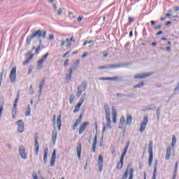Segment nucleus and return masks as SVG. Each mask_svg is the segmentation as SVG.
Wrapping results in <instances>:
<instances>
[{
	"label": "nucleus",
	"instance_id": "36",
	"mask_svg": "<svg viewBox=\"0 0 179 179\" xmlns=\"http://www.w3.org/2000/svg\"><path fill=\"white\" fill-rule=\"evenodd\" d=\"M82 105H80V103H78L75 108V109L73 110V113H78L79 110H80V107Z\"/></svg>",
	"mask_w": 179,
	"mask_h": 179
},
{
	"label": "nucleus",
	"instance_id": "47",
	"mask_svg": "<svg viewBox=\"0 0 179 179\" xmlns=\"http://www.w3.org/2000/svg\"><path fill=\"white\" fill-rule=\"evenodd\" d=\"M93 43V41H86L83 43V45H87V44H92Z\"/></svg>",
	"mask_w": 179,
	"mask_h": 179
},
{
	"label": "nucleus",
	"instance_id": "57",
	"mask_svg": "<svg viewBox=\"0 0 179 179\" xmlns=\"http://www.w3.org/2000/svg\"><path fill=\"white\" fill-rule=\"evenodd\" d=\"M29 92H31V94H33V93H34V91H33V85H30Z\"/></svg>",
	"mask_w": 179,
	"mask_h": 179
},
{
	"label": "nucleus",
	"instance_id": "60",
	"mask_svg": "<svg viewBox=\"0 0 179 179\" xmlns=\"http://www.w3.org/2000/svg\"><path fill=\"white\" fill-rule=\"evenodd\" d=\"M81 20H83V17H79L77 19V22H78V23H80V21H81Z\"/></svg>",
	"mask_w": 179,
	"mask_h": 179
},
{
	"label": "nucleus",
	"instance_id": "48",
	"mask_svg": "<svg viewBox=\"0 0 179 179\" xmlns=\"http://www.w3.org/2000/svg\"><path fill=\"white\" fill-rule=\"evenodd\" d=\"M48 40H50V41H52V40H54V34H50L49 37H48Z\"/></svg>",
	"mask_w": 179,
	"mask_h": 179
},
{
	"label": "nucleus",
	"instance_id": "21",
	"mask_svg": "<svg viewBox=\"0 0 179 179\" xmlns=\"http://www.w3.org/2000/svg\"><path fill=\"white\" fill-rule=\"evenodd\" d=\"M128 148H129V143H128L127 145L124 147V151L120 157H122V159H124V157H125V155H127V152H128Z\"/></svg>",
	"mask_w": 179,
	"mask_h": 179
},
{
	"label": "nucleus",
	"instance_id": "38",
	"mask_svg": "<svg viewBox=\"0 0 179 179\" xmlns=\"http://www.w3.org/2000/svg\"><path fill=\"white\" fill-rule=\"evenodd\" d=\"M157 164H158L157 159H156V160L155 161L154 172H153V173H155V174H156V173H157Z\"/></svg>",
	"mask_w": 179,
	"mask_h": 179
},
{
	"label": "nucleus",
	"instance_id": "14",
	"mask_svg": "<svg viewBox=\"0 0 179 179\" xmlns=\"http://www.w3.org/2000/svg\"><path fill=\"white\" fill-rule=\"evenodd\" d=\"M124 125H125V117L121 116L119 122V128L122 129V127H124Z\"/></svg>",
	"mask_w": 179,
	"mask_h": 179
},
{
	"label": "nucleus",
	"instance_id": "23",
	"mask_svg": "<svg viewBox=\"0 0 179 179\" xmlns=\"http://www.w3.org/2000/svg\"><path fill=\"white\" fill-rule=\"evenodd\" d=\"M57 127L59 128V131H61V125H62L61 114L57 117Z\"/></svg>",
	"mask_w": 179,
	"mask_h": 179
},
{
	"label": "nucleus",
	"instance_id": "7",
	"mask_svg": "<svg viewBox=\"0 0 179 179\" xmlns=\"http://www.w3.org/2000/svg\"><path fill=\"white\" fill-rule=\"evenodd\" d=\"M17 129H18V132H20V134H22L23 132V131H24V123L23 122V120H20L17 122Z\"/></svg>",
	"mask_w": 179,
	"mask_h": 179
},
{
	"label": "nucleus",
	"instance_id": "25",
	"mask_svg": "<svg viewBox=\"0 0 179 179\" xmlns=\"http://www.w3.org/2000/svg\"><path fill=\"white\" fill-rule=\"evenodd\" d=\"M82 152V145L79 144L77 146V156L78 159H80V153Z\"/></svg>",
	"mask_w": 179,
	"mask_h": 179
},
{
	"label": "nucleus",
	"instance_id": "34",
	"mask_svg": "<svg viewBox=\"0 0 179 179\" xmlns=\"http://www.w3.org/2000/svg\"><path fill=\"white\" fill-rule=\"evenodd\" d=\"M107 127L109 129H111V120H110V117H106Z\"/></svg>",
	"mask_w": 179,
	"mask_h": 179
},
{
	"label": "nucleus",
	"instance_id": "27",
	"mask_svg": "<svg viewBox=\"0 0 179 179\" xmlns=\"http://www.w3.org/2000/svg\"><path fill=\"white\" fill-rule=\"evenodd\" d=\"M171 156V148H168L167 150H166V160H169V159H170Z\"/></svg>",
	"mask_w": 179,
	"mask_h": 179
},
{
	"label": "nucleus",
	"instance_id": "45",
	"mask_svg": "<svg viewBox=\"0 0 179 179\" xmlns=\"http://www.w3.org/2000/svg\"><path fill=\"white\" fill-rule=\"evenodd\" d=\"M32 71H33V66H30L28 69V75L31 74Z\"/></svg>",
	"mask_w": 179,
	"mask_h": 179
},
{
	"label": "nucleus",
	"instance_id": "22",
	"mask_svg": "<svg viewBox=\"0 0 179 179\" xmlns=\"http://www.w3.org/2000/svg\"><path fill=\"white\" fill-rule=\"evenodd\" d=\"M105 112L106 115V117H110V108L108 107V104L104 105Z\"/></svg>",
	"mask_w": 179,
	"mask_h": 179
},
{
	"label": "nucleus",
	"instance_id": "32",
	"mask_svg": "<svg viewBox=\"0 0 179 179\" xmlns=\"http://www.w3.org/2000/svg\"><path fill=\"white\" fill-rule=\"evenodd\" d=\"M176 143H177V138L176 136H172V143H171V147L174 148Z\"/></svg>",
	"mask_w": 179,
	"mask_h": 179
},
{
	"label": "nucleus",
	"instance_id": "40",
	"mask_svg": "<svg viewBox=\"0 0 179 179\" xmlns=\"http://www.w3.org/2000/svg\"><path fill=\"white\" fill-rule=\"evenodd\" d=\"M133 178H134V169H130L129 179H133Z\"/></svg>",
	"mask_w": 179,
	"mask_h": 179
},
{
	"label": "nucleus",
	"instance_id": "46",
	"mask_svg": "<svg viewBox=\"0 0 179 179\" xmlns=\"http://www.w3.org/2000/svg\"><path fill=\"white\" fill-rule=\"evenodd\" d=\"M62 10H64L63 8H59L57 10V15L58 16H61V15H62Z\"/></svg>",
	"mask_w": 179,
	"mask_h": 179
},
{
	"label": "nucleus",
	"instance_id": "63",
	"mask_svg": "<svg viewBox=\"0 0 179 179\" xmlns=\"http://www.w3.org/2000/svg\"><path fill=\"white\" fill-rule=\"evenodd\" d=\"M173 9H174L176 12H178V10H179V7H178V6H174V7H173Z\"/></svg>",
	"mask_w": 179,
	"mask_h": 179
},
{
	"label": "nucleus",
	"instance_id": "6",
	"mask_svg": "<svg viewBox=\"0 0 179 179\" xmlns=\"http://www.w3.org/2000/svg\"><path fill=\"white\" fill-rule=\"evenodd\" d=\"M10 79L11 83H14L15 80H16V66L12 68L10 73Z\"/></svg>",
	"mask_w": 179,
	"mask_h": 179
},
{
	"label": "nucleus",
	"instance_id": "15",
	"mask_svg": "<svg viewBox=\"0 0 179 179\" xmlns=\"http://www.w3.org/2000/svg\"><path fill=\"white\" fill-rule=\"evenodd\" d=\"M152 162H153V152H149V158H148L149 167H152Z\"/></svg>",
	"mask_w": 179,
	"mask_h": 179
},
{
	"label": "nucleus",
	"instance_id": "1",
	"mask_svg": "<svg viewBox=\"0 0 179 179\" xmlns=\"http://www.w3.org/2000/svg\"><path fill=\"white\" fill-rule=\"evenodd\" d=\"M149 123V116L148 115H145L143 116V120L140 124V132H143L146 129V125Z\"/></svg>",
	"mask_w": 179,
	"mask_h": 179
},
{
	"label": "nucleus",
	"instance_id": "42",
	"mask_svg": "<svg viewBox=\"0 0 179 179\" xmlns=\"http://www.w3.org/2000/svg\"><path fill=\"white\" fill-rule=\"evenodd\" d=\"M17 104H14L13 105V110H12V114H16V110H17Z\"/></svg>",
	"mask_w": 179,
	"mask_h": 179
},
{
	"label": "nucleus",
	"instance_id": "9",
	"mask_svg": "<svg viewBox=\"0 0 179 179\" xmlns=\"http://www.w3.org/2000/svg\"><path fill=\"white\" fill-rule=\"evenodd\" d=\"M148 76H150V73H144L141 74H137L134 76L135 79H143L145 78H148Z\"/></svg>",
	"mask_w": 179,
	"mask_h": 179
},
{
	"label": "nucleus",
	"instance_id": "3",
	"mask_svg": "<svg viewBox=\"0 0 179 179\" xmlns=\"http://www.w3.org/2000/svg\"><path fill=\"white\" fill-rule=\"evenodd\" d=\"M48 57V53L44 55L41 59L37 62V69L40 71V69H43V64H44V61H47V58Z\"/></svg>",
	"mask_w": 179,
	"mask_h": 179
},
{
	"label": "nucleus",
	"instance_id": "53",
	"mask_svg": "<svg viewBox=\"0 0 179 179\" xmlns=\"http://www.w3.org/2000/svg\"><path fill=\"white\" fill-rule=\"evenodd\" d=\"M69 62V59H66V60L64 61V66H68Z\"/></svg>",
	"mask_w": 179,
	"mask_h": 179
},
{
	"label": "nucleus",
	"instance_id": "56",
	"mask_svg": "<svg viewBox=\"0 0 179 179\" xmlns=\"http://www.w3.org/2000/svg\"><path fill=\"white\" fill-rule=\"evenodd\" d=\"M108 67L107 66H101L99 67V69H107Z\"/></svg>",
	"mask_w": 179,
	"mask_h": 179
},
{
	"label": "nucleus",
	"instance_id": "8",
	"mask_svg": "<svg viewBox=\"0 0 179 179\" xmlns=\"http://www.w3.org/2000/svg\"><path fill=\"white\" fill-rule=\"evenodd\" d=\"M99 171H103V156L100 155L98 158V163H97Z\"/></svg>",
	"mask_w": 179,
	"mask_h": 179
},
{
	"label": "nucleus",
	"instance_id": "2",
	"mask_svg": "<svg viewBox=\"0 0 179 179\" xmlns=\"http://www.w3.org/2000/svg\"><path fill=\"white\" fill-rule=\"evenodd\" d=\"M32 36H34V37H38V38L42 37V38H45V37L47 36V31H41V30L40 29L37 30L32 34Z\"/></svg>",
	"mask_w": 179,
	"mask_h": 179
},
{
	"label": "nucleus",
	"instance_id": "28",
	"mask_svg": "<svg viewBox=\"0 0 179 179\" xmlns=\"http://www.w3.org/2000/svg\"><path fill=\"white\" fill-rule=\"evenodd\" d=\"M149 153H153V141H150L148 145Z\"/></svg>",
	"mask_w": 179,
	"mask_h": 179
},
{
	"label": "nucleus",
	"instance_id": "41",
	"mask_svg": "<svg viewBox=\"0 0 179 179\" xmlns=\"http://www.w3.org/2000/svg\"><path fill=\"white\" fill-rule=\"evenodd\" d=\"M128 178V169H127L125 173H124L122 179H127Z\"/></svg>",
	"mask_w": 179,
	"mask_h": 179
},
{
	"label": "nucleus",
	"instance_id": "55",
	"mask_svg": "<svg viewBox=\"0 0 179 179\" xmlns=\"http://www.w3.org/2000/svg\"><path fill=\"white\" fill-rule=\"evenodd\" d=\"M73 100H74V99H73V96H70V98H69V103H70V104H72V103H73Z\"/></svg>",
	"mask_w": 179,
	"mask_h": 179
},
{
	"label": "nucleus",
	"instance_id": "17",
	"mask_svg": "<svg viewBox=\"0 0 179 179\" xmlns=\"http://www.w3.org/2000/svg\"><path fill=\"white\" fill-rule=\"evenodd\" d=\"M123 166H124V158L122 159V157H120V162L117 163V169L118 170H121Z\"/></svg>",
	"mask_w": 179,
	"mask_h": 179
},
{
	"label": "nucleus",
	"instance_id": "5",
	"mask_svg": "<svg viewBox=\"0 0 179 179\" xmlns=\"http://www.w3.org/2000/svg\"><path fill=\"white\" fill-rule=\"evenodd\" d=\"M19 153L20 157H22L24 160H26V159H27V152H26V148H24L23 145L20 146Z\"/></svg>",
	"mask_w": 179,
	"mask_h": 179
},
{
	"label": "nucleus",
	"instance_id": "24",
	"mask_svg": "<svg viewBox=\"0 0 179 179\" xmlns=\"http://www.w3.org/2000/svg\"><path fill=\"white\" fill-rule=\"evenodd\" d=\"M52 142L53 145H55V142H57V130L54 129L52 131Z\"/></svg>",
	"mask_w": 179,
	"mask_h": 179
},
{
	"label": "nucleus",
	"instance_id": "11",
	"mask_svg": "<svg viewBox=\"0 0 179 179\" xmlns=\"http://www.w3.org/2000/svg\"><path fill=\"white\" fill-rule=\"evenodd\" d=\"M87 125H89V122L83 123V124L80 127V129H79V134L80 135L83 134V132H85Z\"/></svg>",
	"mask_w": 179,
	"mask_h": 179
},
{
	"label": "nucleus",
	"instance_id": "49",
	"mask_svg": "<svg viewBox=\"0 0 179 179\" xmlns=\"http://www.w3.org/2000/svg\"><path fill=\"white\" fill-rule=\"evenodd\" d=\"M120 79V77H113V78H109V80H115L117 81Z\"/></svg>",
	"mask_w": 179,
	"mask_h": 179
},
{
	"label": "nucleus",
	"instance_id": "54",
	"mask_svg": "<svg viewBox=\"0 0 179 179\" xmlns=\"http://www.w3.org/2000/svg\"><path fill=\"white\" fill-rule=\"evenodd\" d=\"M17 101H19V93L17 94V97L15 100L14 104H17Z\"/></svg>",
	"mask_w": 179,
	"mask_h": 179
},
{
	"label": "nucleus",
	"instance_id": "12",
	"mask_svg": "<svg viewBox=\"0 0 179 179\" xmlns=\"http://www.w3.org/2000/svg\"><path fill=\"white\" fill-rule=\"evenodd\" d=\"M73 72V70L72 69H69V73L66 75V82H71V79H72V73Z\"/></svg>",
	"mask_w": 179,
	"mask_h": 179
},
{
	"label": "nucleus",
	"instance_id": "61",
	"mask_svg": "<svg viewBox=\"0 0 179 179\" xmlns=\"http://www.w3.org/2000/svg\"><path fill=\"white\" fill-rule=\"evenodd\" d=\"M86 57H87V52H84V54L82 55V58H85Z\"/></svg>",
	"mask_w": 179,
	"mask_h": 179
},
{
	"label": "nucleus",
	"instance_id": "44",
	"mask_svg": "<svg viewBox=\"0 0 179 179\" xmlns=\"http://www.w3.org/2000/svg\"><path fill=\"white\" fill-rule=\"evenodd\" d=\"M2 113H3V106H0V120L2 118Z\"/></svg>",
	"mask_w": 179,
	"mask_h": 179
},
{
	"label": "nucleus",
	"instance_id": "29",
	"mask_svg": "<svg viewBox=\"0 0 179 179\" xmlns=\"http://www.w3.org/2000/svg\"><path fill=\"white\" fill-rule=\"evenodd\" d=\"M113 122H114V124H115V122H117V112L113 109Z\"/></svg>",
	"mask_w": 179,
	"mask_h": 179
},
{
	"label": "nucleus",
	"instance_id": "18",
	"mask_svg": "<svg viewBox=\"0 0 179 179\" xmlns=\"http://www.w3.org/2000/svg\"><path fill=\"white\" fill-rule=\"evenodd\" d=\"M80 62V59L76 60V62L73 63L72 67L70 69H72V71H75L79 66V64Z\"/></svg>",
	"mask_w": 179,
	"mask_h": 179
},
{
	"label": "nucleus",
	"instance_id": "62",
	"mask_svg": "<svg viewBox=\"0 0 179 179\" xmlns=\"http://www.w3.org/2000/svg\"><path fill=\"white\" fill-rule=\"evenodd\" d=\"M6 147L9 149V150H10V149H12V146L9 143L6 144Z\"/></svg>",
	"mask_w": 179,
	"mask_h": 179
},
{
	"label": "nucleus",
	"instance_id": "19",
	"mask_svg": "<svg viewBox=\"0 0 179 179\" xmlns=\"http://www.w3.org/2000/svg\"><path fill=\"white\" fill-rule=\"evenodd\" d=\"M71 41L75 42V40H73V36H71L70 39L69 38L66 39V42L68 43L66 45L67 48H70L71 45H72Z\"/></svg>",
	"mask_w": 179,
	"mask_h": 179
},
{
	"label": "nucleus",
	"instance_id": "64",
	"mask_svg": "<svg viewBox=\"0 0 179 179\" xmlns=\"http://www.w3.org/2000/svg\"><path fill=\"white\" fill-rule=\"evenodd\" d=\"M135 20V19L134 17H129V22H134Z\"/></svg>",
	"mask_w": 179,
	"mask_h": 179
},
{
	"label": "nucleus",
	"instance_id": "26",
	"mask_svg": "<svg viewBox=\"0 0 179 179\" xmlns=\"http://www.w3.org/2000/svg\"><path fill=\"white\" fill-rule=\"evenodd\" d=\"M48 155V148L45 149V152L43 155V163L46 164L47 163V157Z\"/></svg>",
	"mask_w": 179,
	"mask_h": 179
},
{
	"label": "nucleus",
	"instance_id": "58",
	"mask_svg": "<svg viewBox=\"0 0 179 179\" xmlns=\"http://www.w3.org/2000/svg\"><path fill=\"white\" fill-rule=\"evenodd\" d=\"M93 143H97V136H94Z\"/></svg>",
	"mask_w": 179,
	"mask_h": 179
},
{
	"label": "nucleus",
	"instance_id": "37",
	"mask_svg": "<svg viewBox=\"0 0 179 179\" xmlns=\"http://www.w3.org/2000/svg\"><path fill=\"white\" fill-rule=\"evenodd\" d=\"M41 48H44V45H43V44H39L38 46L36 49L35 53L38 54V51H40V50H41Z\"/></svg>",
	"mask_w": 179,
	"mask_h": 179
},
{
	"label": "nucleus",
	"instance_id": "50",
	"mask_svg": "<svg viewBox=\"0 0 179 179\" xmlns=\"http://www.w3.org/2000/svg\"><path fill=\"white\" fill-rule=\"evenodd\" d=\"M59 43H60V47H64V45H65V41L64 40H60Z\"/></svg>",
	"mask_w": 179,
	"mask_h": 179
},
{
	"label": "nucleus",
	"instance_id": "51",
	"mask_svg": "<svg viewBox=\"0 0 179 179\" xmlns=\"http://www.w3.org/2000/svg\"><path fill=\"white\" fill-rule=\"evenodd\" d=\"M143 86V83H139L137 85L134 86V88L142 87Z\"/></svg>",
	"mask_w": 179,
	"mask_h": 179
},
{
	"label": "nucleus",
	"instance_id": "10",
	"mask_svg": "<svg viewBox=\"0 0 179 179\" xmlns=\"http://www.w3.org/2000/svg\"><path fill=\"white\" fill-rule=\"evenodd\" d=\"M56 152H55V150H53V152L51 156V159H50V166L51 167H54L55 164V159H56Z\"/></svg>",
	"mask_w": 179,
	"mask_h": 179
},
{
	"label": "nucleus",
	"instance_id": "59",
	"mask_svg": "<svg viewBox=\"0 0 179 179\" xmlns=\"http://www.w3.org/2000/svg\"><path fill=\"white\" fill-rule=\"evenodd\" d=\"M78 125H79L78 123L75 122L73 126V129H76V127H78Z\"/></svg>",
	"mask_w": 179,
	"mask_h": 179
},
{
	"label": "nucleus",
	"instance_id": "43",
	"mask_svg": "<svg viewBox=\"0 0 179 179\" xmlns=\"http://www.w3.org/2000/svg\"><path fill=\"white\" fill-rule=\"evenodd\" d=\"M97 143H93L92 144V152L93 153L96 152V146Z\"/></svg>",
	"mask_w": 179,
	"mask_h": 179
},
{
	"label": "nucleus",
	"instance_id": "4",
	"mask_svg": "<svg viewBox=\"0 0 179 179\" xmlns=\"http://www.w3.org/2000/svg\"><path fill=\"white\" fill-rule=\"evenodd\" d=\"M87 87V84L83 82L82 84L78 87L77 96L78 97H80L82 96V93L86 90V87Z\"/></svg>",
	"mask_w": 179,
	"mask_h": 179
},
{
	"label": "nucleus",
	"instance_id": "30",
	"mask_svg": "<svg viewBox=\"0 0 179 179\" xmlns=\"http://www.w3.org/2000/svg\"><path fill=\"white\" fill-rule=\"evenodd\" d=\"M85 100H86V94H84L82 97L80 98L78 104H80L82 106V104H83V103H85Z\"/></svg>",
	"mask_w": 179,
	"mask_h": 179
},
{
	"label": "nucleus",
	"instance_id": "20",
	"mask_svg": "<svg viewBox=\"0 0 179 179\" xmlns=\"http://www.w3.org/2000/svg\"><path fill=\"white\" fill-rule=\"evenodd\" d=\"M38 139L37 137H35V152L36 155H38Z\"/></svg>",
	"mask_w": 179,
	"mask_h": 179
},
{
	"label": "nucleus",
	"instance_id": "16",
	"mask_svg": "<svg viewBox=\"0 0 179 179\" xmlns=\"http://www.w3.org/2000/svg\"><path fill=\"white\" fill-rule=\"evenodd\" d=\"M132 122V115L127 114L126 120V125H131Z\"/></svg>",
	"mask_w": 179,
	"mask_h": 179
},
{
	"label": "nucleus",
	"instance_id": "39",
	"mask_svg": "<svg viewBox=\"0 0 179 179\" xmlns=\"http://www.w3.org/2000/svg\"><path fill=\"white\" fill-rule=\"evenodd\" d=\"M107 68H110V69H115V68H120V65H117V64H110V65H108Z\"/></svg>",
	"mask_w": 179,
	"mask_h": 179
},
{
	"label": "nucleus",
	"instance_id": "13",
	"mask_svg": "<svg viewBox=\"0 0 179 179\" xmlns=\"http://www.w3.org/2000/svg\"><path fill=\"white\" fill-rule=\"evenodd\" d=\"M44 85H45V80L44 79L41 80L39 83V94H40L43 93V87H44Z\"/></svg>",
	"mask_w": 179,
	"mask_h": 179
},
{
	"label": "nucleus",
	"instance_id": "52",
	"mask_svg": "<svg viewBox=\"0 0 179 179\" xmlns=\"http://www.w3.org/2000/svg\"><path fill=\"white\" fill-rule=\"evenodd\" d=\"M178 169V164L176 162L175 165V169H174V174L177 173V169Z\"/></svg>",
	"mask_w": 179,
	"mask_h": 179
},
{
	"label": "nucleus",
	"instance_id": "35",
	"mask_svg": "<svg viewBox=\"0 0 179 179\" xmlns=\"http://www.w3.org/2000/svg\"><path fill=\"white\" fill-rule=\"evenodd\" d=\"M33 57H34V55H31L30 57H29L28 59H27L23 63L22 65H27V64H29V62H30V60L31 59V58H33Z\"/></svg>",
	"mask_w": 179,
	"mask_h": 179
},
{
	"label": "nucleus",
	"instance_id": "33",
	"mask_svg": "<svg viewBox=\"0 0 179 179\" xmlns=\"http://www.w3.org/2000/svg\"><path fill=\"white\" fill-rule=\"evenodd\" d=\"M30 111H31L30 105H28V106H27V110H26L25 113H24V115H25L26 117H29V115H30Z\"/></svg>",
	"mask_w": 179,
	"mask_h": 179
},
{
	"label": "nucleus",
	"instance_id": "31",
	"mask_svg": "<svg viewBox=\"0 0 179 179\" xmlns=\"http://www.w3.org/2000/svg\"><path fill=\"white\" fill-rule=\"evenodd\" d=\"M33 38H34L33 35L28 36L27 37V45H29L30 44V43H31V40H33Z\"/></svg>",
	"mask_w": 179,
	"mask_h": 179
}]
</instances>
